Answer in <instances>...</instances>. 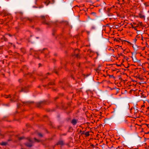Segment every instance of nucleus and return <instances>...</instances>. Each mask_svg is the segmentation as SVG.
I'll return each mask as SVG.
<instances>
[{
  "instance_id": "412c9836",
  "label": "nucleus",
  "mask_w": 149,
  "mask_h": 149,
  "mask_svg": "<svg viewBox=\"0 0 149 149\" xmlns=\"http://www.w3.org/2000/svg\"><path fill=\"white\" fill-rule=\"evenodd\" d=\"M4 40L5 41H7V39L6 38H4Z\"/></svg>"
},
{
  "instance_id": "ddd939ff",
  "label": "nucleus",
  "mask_w": 149,
  "mask_h": 149,
  "mask_svg": "<svg viewBox=\"0 0 149 149\" xmlns=\"http://www.w3.org/2000/svg\"><path fill=\"white\" fill-rule=\"evenodd\" d=\"M7 143L6 142H2L1 143V145H6Z\"/></svg>"
},
{
  "instance_id": "2eb2a0df",
  "label": "nucleus",
  "mask_w": 149,
  "mask_h": 149,
  "mask_svg": "<svg viewBox=\"0 0 149 149\" xmlns=\"http://www.w3.org/2000/svg\"><path fill=\"white\" fill-rule=\"evenodd\" d=\"M38 135L39 136H40V137H42V134H41V133H38Z\"/></svg>"
},
{
  "instance_id": "423d86ee",
  "label": "nucleus",
  "mask_w": 149,
  "mask_h": 149,
  "mask_svg": "<svg viewBox=\"0 0 149 149\" xmlns=\"http://www.w3.org/2000/svg\"><path fill=\"white\" fill-rule=\"evenodd\" d=\"M64 144V143L63 141L60 140L57 143V145H60L63 146Z\"/></svg>"
},
{
  "instance_id": "4468645a",
  "label": "nucleus",
  "mask_w": 149,
  "mask_h": 149,
  "mask_svg": "<svg viewBox=\"0 0 149 149\" xmlns=\"http://www.w3.org/2000/svg\"><path fill=\"white\" fill-rule=\"evenodd\" d=\"M43 23L44 24H47V25H49V23L46 22L45 21H43Z\"/></svg>"
},
{
  "instance_id": "1a4fd4ad",
  "label": "nucleus",
  "mask_w": 149,
  "mask_h": 149,
  "mask_svg": "<svg viewBox=\"0 0 149 149\" xmlns=\"http://www.w3.org/2000/svg\"><path fill=\"white\" fill-rule=\"evenodd\" d=\"M26 20H29L30 22H32V20L31 19H29L28 18H25L23 19L24 21H25Z\"/></svg>"
},
{
  "instance_id": "5701e85b",
  "label": "nucleus",
  "mask_w": 149,
  "mask_h": 149,
  "mask_svg": "<svg viewBox=\"0 0 149 149\" xmlns=\"http://www.w3.org/2000/svg\"><path fill=\"white\" fill-rule=\"evenodd\" d=\"M112 51L113 52H114V50L113 49H112Z\"/></svg>"
},
{
  "instance_id": "4be33fe9",
  "label": "nucleus",
  "mask_w": 149,
  "mask_h": 149,
  "mask_svg": "<svg viewBox=\"0 0 149 149\" xmlns=\"http://www.w3.org/2000/svg\"><path fill=\"white\" fill-rule=\"evenodd\" d=\"M23 103H27V104H28V103H29V102H23Z\"/></svg>"
},
{
  "instance_id": "c756f323",
  "label": "nucleus",
  "mask_w": 149,
  "mask_h": 149,
  "mask_svg": "<svg viewBox=\"0 0 149 149\" xmlns=\"http://www.w3.org/2000/svg\"><path fill=\"white\" fill-rule=\"evenodd\" d=\"M148 12L149 13V10L148 11Z\"/></svg>"
},
{
  "instance_id": "0eeeda50",
  "label": "nucleus",
  "mask_w": 149,
  "mask_h": 149,
  "mask_svg": "<svg viewBox=\"0 0 149 149\" xmlns=\"http://www.w3.org/2000/svg\"><path fill=\"white\" fill-rule=\"evenodd\" d=\"M132 60L133 61H134L135 62H137V59L135 56H132Z\"/></svg>"
},
{
  "instance_id": "a211bd4d",
  "label": "nucleus",
  "mask_w": 149,
  "mask_h": 149,
  "mask_svg": "<svg viewBox=\"0 0 149 149\" xmlns=\"http://www.w3.org/2000/svg\"><path fill=\"white\" fill-rule=\"evenodd\" d=\"M131 25L132 28H134V26H133V25L132 24H131Z\"/></svg>"
},
{
  "instance_id": "39448f33",
  "label": "nucleus",
  "mask_w": 149,
  "mask_h": 149,
  "mask_svg": "<svg viewBox=\"0 0 149 149\" xmlns=\"http://www.w3.org/2000/svg\"><path fill=\"white\" fill-rule=\"evenodd\" d=\"M78 122V120L75 119L72 120L71 123L73 125H75L77 124Z\"/></svg>"
},
{
  "instance_id": "f8f14e48",
  "label": "nucleus",
  "mask_w": 149,
  "mask_h": 149,
  "mask_svg": "<svg viewBox=\"0 0 149 149\" xmlns=\"http://www.w3.org/2000/svg\"><path fill=\"white\" fill-rule=\"evenodd\" d=\"M118 55L119 56H122L124 57H125V56H124V55L122 53H120V54H118Z\"/></svg>"
},
{
  "instance_id": "7c9ffc66",
  "label": "nucleus",
  "mask_w": 149,
  "mask_h": 149,
  "mask_svg": "<svg viewBox=\"0 0 149 149\" xmlns=\"http://www.w3.org/2000/svg\"><path fill=\"white\" fill-rule=\"evenodd\" d=\"M144 97H146V96H145H145H144Z\"/></svg>"
},
{
  "instance_id": "f03ea898",
  "label": "nucleus",
  "mask_w": 149,
  "mask_h": 149,
  "mask_svg": "<svg viewBox=\"0 0 149 149\" xmlns=\"http://www.w3.org/2000/svg\"><path fill=\"white\" fill-rule=\"evenodd\" d=\"M79 51V50L78 49H76L74 52V53L72 54L73 56H75L77 58H80V56L78 53Z\"/></svg>"
},
{
  "instance_id": "aec40b11",
  "label": "nucleus",
  "mask_w": 149,
  "mask_h": 149,
  "mask_svg": "<svg viewBox=\"0 0 149 149\" xmlns=\"http://www.w3.org/2000/svg\"><path fill=\"white\" fill-rule=\"evenodd\" d=\"M86 32L88 34H89L90 33V32L89 31H86Z\"/></svg>"
},
{
  "instance_id": "b1692460",
  "label": "nucleus",
  "mask_w": 149,
  "mask_h": 149,
  "mask_svg": "<svg viewBox=\"0 0 149 149\" xmlns=\"http://www.w3.org/2000/svg\"><path fill=\"white\" fill-rule=\"evenodd\" d=\"M141 39L142 40H143V37H142V35H141Z\"/></svg>"
},
{
  "instance_id": "2f4dec72",
  "label": "nucleus",
  "mask_w": 149,
  "mask_h": 149,
  "mask_svg": "<svg viewBox=\"0 0 149 149\" xmlns=\"http://www.w3.org/2000/svg\"><path fill=\"white\" fill-rule=\"evenodd\" d=\"M144 97H146V96H145H145H144Z\"/></svg>"
},
{
  "instance_id": "9b49d317",
  "label": "nucleus",
  "mask_w": 149,
  "mask_h": 149,
  "mask_svg": "<svg viewBox=\"0 0 149 149\" xmlns=\"http://www.w3.org/2000/svg\"><path fill=\"white\" fill-rule=\"evenodd\" d=\"M121 40V39L120 38H118L117 39H115L114 41H116L117 42H120Z\"/></svg>"
},
{
  "instance_id": "6ab92c4d",
  "label": "nucleus",
  "mask_w": 149,
  "mask_h": 149,
  "mask_svg": "<svg viewBox=\"0 0 149 149\" xmlns=\"http://www.w3.org/2000/svg\"><path fill=\"white\" fill-rule=\"evenodd\" d=\"M109 76L111 77H113V78H114V77L113 76V75H109Z\"/></svg>"
},
{
  "instance_id": "f257e3e1",
  "label": "nucleus",
  "mask_w": 149,
  "mask_h": 149,
  "mask_svg": "<svg viewBox=\"0 0 149 149\" xmlns=\"http://www.w3.org/2000/svg\"><path fill=\"white\" fill-rule=\"evenodd\" d=\"M28 142L25 143L27 147H30L32 146L33 143L34 142H40L39 140L37 139L36 138H34V140L33 141L30 138L28 139Z\"/></svg>"
},
{
  "instance_id": "a878e982",
  "label": "nucleus",
  "mask_w": 149,
  "mask_h": 149,
  "mask_svg": "<svg viewBox=\"0 0 149 149\" xmlns=\"http://www.w3.org/2000/svg\"><path fill=\"white\" fill-rule=\"evenodd\" d=\"M136 39H135V41L136 42Z\"/></svg>"
},
{
  "instance_id": "6e6552de",
  "label": "nucleus",
  "mask_w": 149,
  "mask_h": 149,
  "mask_svg": "<svg viewBox=\"0 0 149 149\" xmlns=\"http://www.w3.org/2000/svg\"><path fill=\"white\" fill-rule=\"evenodd\" d=\"M50 1L49 0H47L44 2L46 6H48L50 3Z\"/></svg>"
},
{
  "instance_id": "7ed1b4c3",
  "label": "nucleus",
  "mask_w": 149,
  "mask_h": 149,
  "mask_svg": "<svg viewBox=\"0 0 149 149\" xmlns=\"http://www.w3.org/2000/svg\"><path fill=\"white\" fill-rule=\"evenodd\" d=\"M130 111L131 113L135 116V115H136V114L138 112V110L136 109H135V108H134L131 109Z\"/></svg>"
},
{
  "instance_id": "c85d7f7f",
  "label": "nucleus",
  "mask_w": 149,
  "mask_h": 149,
  "mask_svg": "<svg viewBox=\"0 0 149 149\" xmlns=\"http://www.w3.org/2000/svg\"><path fill=\"white\" fill-rule=\"evenodd\" d=\"M47 74H49V73H47Z\"/></svg>"
},
{
  "instance_id": "bb28decb",
  "label": "nucleus",
  "mask_w": 149,
  "mask_h": 149,
  "mask_svg": "<svg viewBox=\"0 0 149 149\" xmlns=\"http://www.w3.org/2000/svg\"><path fill=\"white\" fill-rule=\"evenodd\" d=\"M122 1H123V2H124V0H122Z\"/></svg>"
},
{
  "instance_id": "dca6fc26",
  "label": "nucleus",
  "mask_w": 149,
  "mask_h": 149,
  "mask_svg": "<svg viewBox=\"0 0 149 149\" xmlns=\"http://www.w3.org/2000/svg\"><path fill=\"white\" fill-rule=\"evenodd\" d=\"M137 26H135V27H134V28H133V29H134L136 31V30H137Z\"/></svg>"
},
{
  "instance_id": "393cba45",
  "label": "nucleus",
  "mask_w": 149,
  "mask_h": 149,
  "mask_svg": "<svg viewBox=\"0 0 149 149\" xmlns=\"http://www.w3.org/2000/svg\"><path fill=\"white\" fill-rule=\"evenodd\" d=\"M22 139V138H20V139H19L20 140H21V139Z\"/></svg>"
},
{
  "instance_id": "cd10ccee",
  "label": "nucleus",
  "mask_w": 149,
  "mask_h": 149,
  "mask_svg": "<svg viewBox=\"0 0 149 149\" xmlns=\"http://www.w3.org/2000/svg\"><path fill=\"white\" fill-rule=\"evenodd\" d=\"M47 56L46 55H46H45V56L47 57Z\"/></svg>"
},
{
  "instance_id": "9d476101",
  "label": "nucleus",
  "mask_w": 149,
  "mask_h": 149,
  "mask_svg": "<svg viewBox=\"0 0 149 149\" xmlns=\"http://www.w3.org/2000/svg\"><path fill=\"white\" fill-rule=\"evenodd\" d=\"M84 134L85 135V136H88L90 135L89 132H86Z\"/></svg>"
},
{
  "instance_id": "20e7f679",
  "label": "nucleus",
  "mask_w": 149,
  "mask_h": 149,
  "mask_svg": "<svg viewBox=\"0 0 149 149\" xmlns=\"http://www.w3.org/2000/svg\"><path fill=\"white\" fill-rule=\"evenodd\" d=\"M139 17L140 18L145 19V15L143 14V13L142 12H140L139 13Z\"/></svg>"
},
{
  "instance_id": "f3484780",
  "label": "nucleus",
  "mask_w": 149,
  "mask_h": 149,
  "mask_svg": "<svg viewBox=\"0 0 149 149\" xmlns=\"http://www.w3.org/2000/svg\"><path fill=\"white\" fill-rule=\"evenodd\" d=\"M41 17H42V19H43V20H45V16H42Z\"/></svg>"
}]
</instances>
